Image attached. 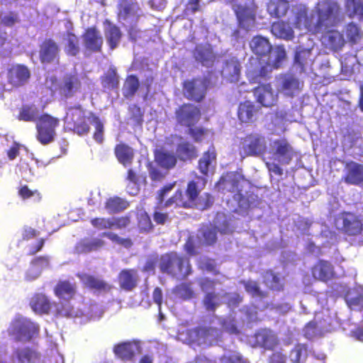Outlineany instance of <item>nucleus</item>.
Here are the masks:
<instances>
[{
    "label": "nucleus",
    "instance_id": "nucleus-1",
    "mask_svg": "<svg viewBox=\"0 0 363 363\" xmlns=\"http://www.w3.org/2000/svg\"><path fill=\"white\" fill-rule=\"evenodd\" d=\"M293 12L290 23L299 31V35L324 32L337 26L343 19L339 4L333 1H319L309 13L304 5L297 6Z\"/></svg>",
    "mask_w": 363,
    "mask_h": 363
},
{
    "label": "nucleus",
    "instance_id": "nucleus-2",
    "mask_svg": "<svg viewBox=\"0 0 363 363\" xmlns=\"http://www.w3.org/2000/svg\"><path fill=\"white\" fill-rule=\"evenodd\" d=\"M217 185L219 190L238 191L233 196L234 201L238 204V208L235 209L236 213L244 215L258 204L257 196L245 191L250 187V182L238 172L228 173L222 177Z\"/></svg>",
    "mask_w": 363,
    "mask_h": 363
},
{
    "label": "nucleus",
    "instance_id": "nucleus-3",
    "mask_svg": "<svg viewBox=\"0 0 363 363\" xmlns=\"http://www.w3.org/2000/svg\"><path fill=\"white\" fill-rule=\"evenodd\" d=\"M206 180L204 177H198L196 181L189 182L186 189L188 200L184 201L181 191H177L174 197L170 198L166 205L171 206L175 203L177 206L184 207H195L199 210H205L209 208L213 203V198L208 194H203L198 196L199 193L204 188Z\"/></svg>",
    "mask_w": 363,
    "mask_h": 363
},
{
    "label": "nucleus",
    "instance_id": "nucleus-4",
    "mask_svg": "<svg viewBox=\"0 0 363 363\" xmlns=\"http://www.w3.org/2000/svg\"><path fill=\"white\" fill-rule=\"evenodd\" d=\"M160 269L162 274L172 277H187L192 272L189 259L175 251H171L160 257Z\"/></svg>",
    "mask_w": 363,
    "mask_h": 363
},
{
    "label": "nucleus",
    "instance_id": "nucleus-5",
    "mask_svg": "<svg viewBox=\"0 0 363 363\" xmlns=\"http://www.w3.org/2000/svg\"><path fill=\"white\" fill-rule=\"evenodd\" d=\"M95 117L90 112L84 111L81 106L70 107L65 117L66 128L73 130L78 135L86 133L89 130V123Z\"/></svg>",
    "mask_w": 363,
    "mask_h": 363
},
{
    "label": "nucleus",
    "instance_id": "nucleus-6",
    "mask_svg": "<svg viewBox=\"0 0 363 363\" xmlns=\"http://www.w3.org/2000/svg\"><path fill=\"white\" fill-rule=\"evenodd\" d=\"M235 4L233 9L240 27L250 30L255 26L256 6L253 0H232Z\"/></svg>",
    "mask_w": 363,
    "mask_h": 363
},
{
    "label": "nucleus",
    "instance_id": "nucleus-7",
    "mask_svg": "<svg viewBox=\"0 0 363 363\" xmlns=\"http://www.w3.org/2000/svg\"><path fill=\"white\" fill-rule=\"evenodd\" d=\"M285 57V50L282 47L279 46L275 48L270 54L267 67H262L261 70L259 71V73L257 72H248L247 76L250 81L253 83H261L262 79L266 76L268 72H271L272 68H278L281 66Z\"/></svg>",
    "mask_w": 363,
    "mask_h": 363
},
{
    "label": "nucleus",
    "instance_id": "nucleus-8",
    "mask_svg": "<svg viewBox=\"0 0 363 363\" xmlns=\"http://www.w3.org/2000/svg\"><path fill=\"white\" fill-rule=\"evenodd\" d=\"M29 77L30 72L26 67L19 65H13L7 74L8 83H4L3 77L0 76V91H10L13 87L23 85Z\"/></svg>",
    "mask_w": 363,
    "mask_h": 363
},
{
    "label": "nucleus",
    "instance_id": "nucleus-9",
    "mask_svg": "<svg viewBox=\"0 0 363 363\" xmlns=\"http://www.w3.org/2000/svg\"><path fill=\"white\" fill-rule=\"evenodd\" d=\"M45 86L50 89L51 94L59 91L60 94L69 96L78 89L79 82L77 77L69 76L66 77L61 84H59L55 77L50 76L47 77Z\"/></svg>",
    "mask_w": 363,
    "mask_h": 363
},
{
    "label": "nucleus",
    "instance_id": "nucleus-10",
    "mask_svg": "<svg viewBox=\"0 0 363 363\" xmlns=\"http://www.w3.org/2000/svg\"><path fill=\"white\" fill-rule=\"evenodd\" d=\"M269 152L272 154L274 161L284 165L289 164L295 154L293 147L285 139H278L272 141Z\"/></svg>",
    "mask_w": 363,
    "mask_h": 363
},
{
    "label": "nucleus",
    "instance_id": "nucleus-11",
    "mask_svg": "<svg viewBox=\"0 0 363 363\" xmlns=\"http://www.w3.org/2000/svg\"><path fill=\"white\" fill-rule=\"evenodd\" d=\"M58 124L59 121L50 115L40 116L36 124L38 140L43 144L52 141L55 135V130Z\"/></svg>",
    "mask_w": 363,
    "mask_h": 363
},
{
    "label": "nucleus",
    "instance_id": "nucleus-12",
    "mask_svg": "<svg viewBox=\"0 0 363 363\" xmlns=\"http://www.w3.org/2000/svg\"><path fill=\"white\" fill-rule=\"evenodd\" d=\"M38 331V326L27 319H17L11 325V333L17 341H29Z\"/></svg>",
    "mask_w": 363,
    "mask_h": 363
},
{
    "label": "nucleus",
    "instance_id": "nucleus-13",
    "mask_svg": "<svg viewBox=\"0 0 363 363\" xmlns=\"http://www.w3.org/2000/svg\"><path fill=\"white\" fill-rule=\"evenodd\" d=\"M267 149V142L263 136L257 134L250 135L241 143V152L248 156H259Z\"/></svg>",
    "mask_w": 363,
    "mask_h": 363
},
{
    "label": "nucleus",
    "instance_id": "nucleus-14",
    "mask_svg": "<svg viewBox=\"0 0 363 363\" xmlns=\"http://www.w3.org/2000/svg\"><path fill=\"white\" fill-rule=\"evenodd\" d=\"M77 277L79 279L84 288L94 294H106L109 292L112 289L111 284L99 276L88 273H81L77 274Z\"/></svg>",
    "mask_w": 363,
    "mask_h": 363
},
{
    "label": "nucleus",
    "instance_id": "nucleus-15",
    "mask_svg": "<svg viewBox=\"0 0 363 363\" xmlns=\"http://www.w3.org/2000/svg\"><path fill=\"white\" fill-rule=\"evenodd\" d=\"M140 9L134 0H122L119 4L118 19L126 26H131L139 16Z\"/></svg>",
    "mask_w": 363,
    "mask_h": 363
},
{
    "label": "nucleus",
    "instance_id": "nucleus-16",
    "mask_svg": "<svg viewBox=\"0 0 363 363\" xmlns=\"http://www.w3.org/2000/svg\"><path fill=\"white\" fill-rule=\"evenodd\" d=\"M206 88L205 79L187 80L184 83V94L188 99L199 101L204 97Z\"/></svg>",
    "mask_w": 363,
    "mask_h": 363
},
{
    "label": "nucleus",
    "instance_id": "nucleus-17",
    "mask_svg": "<svg viewBox=\"0 0 363 363\" xmlns=\"http://www.w3.org/2000/svg\"><path fill=\"white\" fill-rule=\"evenodd\" d=\"M312 275L318 280L327 282L335 277L333 265L327 260L320 259L312 267Z\"/></svg>",
    "mask_w": 363,
    "mask_h": 363
},
{
    "label": "nucleus",
    "instance_id": "nucleus-18",
    "mask_svg": "<svg viewBox=\"0 0 363 363\" xmlns=\"http://www.w3.org/2000/svg\"><path fill=\"white\" fill-rule=\"evenodd\" d=\"M140 346L135 341H125L113 347L115 355L123 361H130L139 351Z\"/></svg>",
    "mask_w": 363,
    "mask_h": 363
},
{
    "label": "nucleus",
    "instance_id": "nucleus-19",
    "mask_svg": "<svg viewBox=\"0 0 363 363\" xmlns=\"http://www.w3.org/2000/svg\"><path fill=\"white\" fill-rule=\"evenodd\" d=\"M200 116V111L194 105L186 104L182 106L177 112L178 121L184 125L191 126L196 123Z\"/></svg>",
    "mask_w": 363,
    "mask_h": 363
},
{
    "label": "nucleus",
    "instance_id": "nucleus-20",
    "mask_svg": "<svg viewBox=\"0 0 363 363\" xmlns=\"http://www.w3.org/2000/svg\"><path fill=\"white\" fill-rule=\"evenodd\" d=\"M254 95L257 101L264 106H270L274 104L277 99L269 84H263L254 89Z\"/></svg>",
    "mask_w": 363,
    "mask_h": 363
},
{
    "label": "nucleus",
    "instance_id": "nucleus-21",
    "mask_svg": "<svg viewBox=\"0 0 363 363\" xmlns=\"http://www.w3.org/2000/svg\"><path fill=\"white\" fill-rule=\"evenodd\" d=\"M256 342L264 349L274 350L279 345V339L270 330L262 329L255 333Z\"/></svg>",
    "mask_w": 363,
    "mask_h": 363
},
{
    "label": "nucleus",
    "instance_id": "nucleus-22",
    "mask_svg": "<svg viewBox=\"0 0 363 363\" xmlns=\"http://www.w3.org/2000/svg\"><path fill=\"white\" fill-rule=\"evenodd\" d=\"M278 89L285 95L293 96L300 90L299 81L291 75H286L277 79Z\"/></svg>",
    "mask_w": 363,
    "mask_h": 363
},
{
    "label": "nucleus",
    "instance_id": "nucleus-23",
    "mask_svg": "<svg viewBox=\"0 0 363 363\" xmlns=\"http://www.w3.org/2000/svg\"><path fill=\"white\" fill-rule=\"evenodd\" d=\"M118 279L121 289L125 291H131L137 286L138 280L137 270L135 269H122Z\"/></svg>",
    "mask_w": 363,
    "mask_h": 363
},
{
    "label": "nucleus",
    "instance_id": "nucleus-24",
    "mask_svg": "<svg viewBox=\"0 0 363 363\" xmlns=\"http://www.w3.org/2000/svg\"><path fill=\"white\" fill-rule=\"evenodd\" d=\"M77 286L68 280L59 281L54 288L55 295L60 299L70 301L76 294Z\"/></svg>",
    "mask_w": 363,
    "mask_h": 363
},
{
    "label": "nucleus",
    "instance_id": "nucleus-25",
    "mask_svg": "<svg viewBox=\"0 0 363 363\" xmlns=\"http://www.w3.org/2000/svg\"><path fill=\"white\" fill-rule=\"evenodd\" d=\"M104 237L94 239L84 238L79 241L75 245V251L78 254L89 253L92 251H96L104 247L105 242L102 239Z\"/></svg>",
    "mask_w": 363,
    "mask_h": 363
},
{
    "label": "nucleus",
    "instance_id": "nucleus-26",
    "mask_svg": "<svg viewBox=\"0 0 363 363\" xmlns=\"http://www.w3.org/2000/svg\"><path fill=\"white\" fill-rule=\"evenodd\" d=\"M30 306L36 313L40 315L48 314L52 306V303L44 294L36 293L30 299Z\"/></svg>",
    "mask_w": 363,
    "mask_h": 363
},
{
    "label": "nucleus",
    "instance_id": "nucleus-27",
    "mask_svg": "<svg viewBox=\"0 0 363 363\" xmlns=\"http://www.w3.org/2000/svg\"><path fill=\"white\" fill-rule=\"evenodd\" d=\"M345 182L359 184L363 182V166L356 162L347 163L345 167Z\"/></svg>",
    "mask_w": 363,
    "mask_h": 363
},
{
    "label": "nucleus",
    "instance_id": "nucleus-28",
    "mask_svg": "<svg viewBox=\"0 0 363 363\" xmlns=\"http://www.w3.org/2000/svg\"><path fill=\"white\" fill-rule=\"evenodd\" d=\"M240 72V62L235 57H232L230 60L225 62L222 75L224 79L230 82H237L239 79Z\"/></svg>",
    "mask_w": 363,
    "mask_h": 363
},
{
    "label": "nucleus",
    "instance_id": "nucleus-29",
    "mask_svg": "<svg viewBox=\"0 0 363 363\" xmlns=\"http://www.w3.org/2000/svg\"><path fill=\"white\" fill-rule=\"evenodd\" d=\"M83 43L85 48L91 51L100 50L103 39L100 33L94 28L88 29L83 36Z\"/></svg>",
    "mask_w": 363,
    "mask_h": 363
},
{
    "label": "nucleus",
    "instance_id": "nucleus-30",
    "mask_svg": "<svg viewBox=\"0 0 363 363\" xmlns=\"http://www.w3.org/2000/svg\"><path fill=\"white\" fill-rule=\"evenodd\" d=\"M319 33L323 34L322 37L323 42L330 49H338L344 44V39L342 34L336 30L328 28L325 31L320 32Z\"/></svg>",
    "mask_w": 363,
    "mask_h": 363
},
{
    "label": "nucleus",
    "instance_id": "nucleus-31",
    "mask_svg": "<svg viewBox=\"0 0 363 363\" xmlns=\"http://www.w3.org/2000/svg\"><path fill=\"white\" fill-rule=\"evenodd\" d=\"M59 49L55 42L46 40L41 45L40 56L43 63L54 62L57 59Z\"/></svg>",
    "mask_w": 363,
    "mask_h": 363
},
{
    "label": "nucleus",
    "instance_id": "nucleus-32",
    "mask_svg": "<svg viewBox=\"0 0 363 363\" xmlns=\"http://www.w3.org/2000/svg\"><path fill=\"white\" fill-rule=\"evenodd\" d=\"M194 56L197 61L206 67L211 65L215 59L212 49L210 45L208 44L197 46L194 52Z\"/></svg>",
    "mask_w": 363,
    "mask_h": 363
},
{
    "label": "nucleus",
    "instance_id": "nucleus-33",
    "mask_svg": "<svg viewBox=\"0 0 363 363\" xmlns=\"http://www.w3.org/2000/svg\"><path fill=\"white\" fill-rule=\"evenodd\" d=\"M252 51L257 55L266 56L272 50L269 40L262 36L254 37L250 43Z\"/></svg>",
    "mask_w": 363,
    "mask_h": 363
},
{
    "label": "nucleus",
    "instance_id": "nucleus-34",
    "mask_svg": "<svg viewBox=\"0 0 363 363\" xmlns=\"http://www.w3.org/2000/svg\"><path fill=\"white\" fill-rule=\"evenodd\" d=\"M155 161L162 167L169 169L176 164V157L172 152H169L167 149L155 150Z\"/></svg>",
    "mask_w": 363,
    "mask_h": 363
},
{
    "label": "nucleus",
    "instance_id": "nucleus-35",
    "mask_svg": "<svg viewBox=\"0 0 363 363\" xmlns=\"http://www.w3.org/2000/svg\"><path fill=\"white\" fill-rule=\"evenodd\" d=\"M91 224L95 227H126L130 224L128 217L120 218H95L91 220Z\"/></svg>",
    "mask_w": 363,
    "mask_h": 363
},
{
    "label": "nucleus",
    "instance_id": "nucleus-36",
    "mask_svg": "<svg viewBox=\"0 0 363 363\" xmlns=\"http://www.w3.org/2000/svg\"><path fill=\"white\" fill-rule=\"evenodd\" d=\"M216 166V154L214 150H208L203 154L199 162L201 172L205 175L212 173Z\"/></svg>",
    "mask_w": 363,
    "mask_h": 363
},
{
    "label": "nucleus",
    "instance_id": "nucleus-37",
    "mask_svg": "<svg viewBox=\"0 0 363 363\" xmlns=\"http://www.w3.org/2000/svg\"><path fill=\"white\" fill-rule=\"evenodd\" d=\"M272 34L279 38L291 40L294 36V31L289 25L283 21L274 23L272 26Z\"/></svg>",
    "mask_w": 363,
    "mask_h": 363
},
{
    "label": "nucleus",
    "instance_id": "nucleus-38",
    "mask_svg": "<svg viewBox=\"0 0 363 363\" xmlns=\"http://www.w3.org/2000/svg\"><path fill=\"white\" fill-rule=\"evenodd\" d=\"M264 283L271 290L281 291L284 290V283L279 276L272 270H267L264 274Z\"/></svg>",
    "mask_w": 363,
    "mask_h": 363
},
{
    "label": "nucleus",
    "instance_id": "nucleus-39",
    "mask_svg": "<svg viewBox=\"0 0 363 363\" xmlns=\"http://www.w3.org/2000/svg\"><path fill=\"white\" fill-rule=\"evenodd\" d=\"M288 9V0H271L267 10L271 16L279 18L286 14Z\"/></svg>",
    "mask_w": 363,
    "mask_h": 363
},
{
    "label": "nucleus",
    "instance_id": "nucleus-40",
    "mask_svg": "<svg viewBox=\"0 0 363 363\" xmlns=\"http://www.w3.org/2000/svg\"><path fill=\"white\" fill-rule=\"evenodd\" d=\"M115 152L118 160L123 166L128 167L131 164L134 155L132 148L125 145H118Z\"/></svg>",
    "mask_w": 363,
    "mask_h": 363
},
{
    "label": "nucleus",
    "instance_id": "nucleus-41",
    "mask_svg": "<svg viewBox=\"0 0 363 363\" xmlns=\"http://www.w3.org/2000/svg\"><path fill=\"white\" fill-rule=\"evenodd\" d=\"M308 357V347L305 344L298 343L291 350L289 359L291 363H303Z\"/></svg>",
    "mask_w": 363,
    "mask_h": 363
},
{
    "label": "nucleus",
    "instance_id": "nucleus-42",
    "mask_svg": "<svg viewBox=\"0 0 363 363\" xmlns=\"http://www.w3.org/2000/svg\"><path fill=\"white\" fill-rule=\"evenodd\" d=\"M255 113V106L250 101H245L239 106L238 117L242 122L247 123L253 120Z\"/></svg>",
    "mask_w": 363,
    "mask_h": 363
},
{
    "label": "nucleus",
    "instance_id": "nucleus-43",
    "mask_svg": "<svg viewBox=\"0 0 363 363\" xmlns=\"http://www.w3.org/2000/svg\"><path fill=\"white\" fill-rule=\"evenodd\" d=\"M362 227L363 223L357 218V216L350 213H342L335 221L336 227Z\"/></svg>",
    "mask_w": 363,
    "mask_h": 363
},
{
    "label": "nucleus",
    "instance_id": "nucleus-44",
    "mask_svg": "<svg viewBox=\"0 0 363 363\" xmlns=\"http://www.w3.org/2000/svg\"><path fill=\"white\" fill-rule=\"evenodd\" d=\"M128 206V202L125 199L120 197H111L106 201L105 208L109 213H117L126 209Z\"/></svg>",
    "mask_w": 363,
    "mask_h": 363
},
{
    "label": "nucleus",
    "instance_id": "nucleus-45",
    "mask_svg": "<svg viewBox=\"0 0 363 363\" xmlns=\"http://www.w3.org/2000/svg\"><path fill=\"white\" fill-rule=\"evenodd\" d=\"M105 34L111 48L114 49L118 45L121 40L119 29L116 26L108 23L105 28Z\"/></svg>",
    "mask_w": 363,
    "mask_h": 363
},
{
    "label": "nucleus",
    "instance_id": "nucleus-46",
    "mask_svg": "<svg viewBox=\"0 0 363 363\" xmlns=\"http://www.w3.org/2000/svg\"><path fill=\"white\" fill-rule=\"evenodd\" d=\"M173 292L184 301L190 300L195 296V293L190 282H183L177 285L174 288Z\"/></svg>",
    "mask_w": 363,
    "mask_h": 363
},
{
    "label": "nucleus",
    "instance_id": "nucleus-47",
    "mask_svg": "<svg viewBox=\"0 0 363 363\" xmlns=\"http://www.w3.org/2000/svg\"><path fill=\"white\" fill-rule=\"evenodd\" d=\"M178 157L182 160L191 159L196 155L195 147L188 142L182 141L177 147Z\"/></svg>",
    "mask_w": 363,
    "mask_h": 363
},
{
    "label": "nucleus",
    "instance_id": "nucleus-48",
    "mask_svg": "<svg viewBox=\"0 0 363 363\" xmlns=\"http://www.w3.org/2000/svg\"><path fill=\"white\" fill-rule=\"evenodd\" d=\"M345 6L350 17L357 16L363 19V0H345Z\"/></svg>",
    "mask_w": 363,
    "mask_h": 363
},
{
    "label": "nucleus",
    "instance_id": "nucleus-49",
    "mask_svg": "<svg viewBox=\"0 0 363 363\" xmlns=\"http://www.w3.org/2000/svg\"><path fill=\"white\" fill-rule=\"evenodd\" d=\"M63 43L65 45V52L70 55H76L79 51L78 39L76 35L71 33H67L64 38Z\"/></svg>",
    "mask_w": 363,
    "mask_h": 363
},
{
    "label": "nucleus",
    "instance_id": "nucleus-50",
    "mask_svg": "<svg viewBox=\"0 0 363 363\" xmlns=\"http://www.w3.org/2000/svg\"><path fill=\"white\" fill-rule=\"evenodd\" d=\"M202 304L206 311L215 312L220 305L218 294L213 291L206 293L202 300Z\"/></svg>",
    "mask_w": 363,
    "mask_h": 363
},
{
    "label": "nucleus",
    "instance_id": "nucleus-51",
    "mask_svg": "<svg viewBox=\"0 0 363 363\" xmlns=\"http://www.w3.org/2000/svg\"><path fill=\"white\" fill-rule=\"evenodd\" d=\"M54 306L55 308L54 311V315L55 317L70 318L72 316L73 306L71 305L69 301H67L66 303H55Z\"/></svg>",
    "mask_w": 363,
    "mask_h": 363
},
{
    "label": "nucleus",
    "instance_id": "nucleus-52",
    "mask_svg": "<svg viewBox=\"0 0 363 363\" xmlns=\"http://www.w3.org/2000/svg\"><path fill=\"white\" fill-rule=\"evenodd\" d=\"M245 291L253 297L264 298L267 296V292L262 291L258 284L253 281H247L243 283Z\"/></svg>",
    "mask_w": 363,
    "mask_h": 363
},
{
    "label": "nucleus",
    "instance_id": "nucleus-53",
    "mask_svg": "<svg viewBox=\"0 0 363 363\" xmlns=\"http://www.w3.org/2000/svg\"><path fill=\"white\" fill-rule=\"evenodd\" d=\"M233 218H235L234 215L219 212L215 216L211 227H228L233 224Z\"/></svg>",
    "mask_w": 363,
    "mask_h": 363
},
{
    "label": "nucleus",
    "instance_id": "nucleus-54",
    "mask_svg": "<svg viewBox=\"0 0 363 363\" xmlns=\"http://www.w3.org/2000/svg\"><path fill=\"white\" fill-rule=\"evenodd\" d=\"M39 111L35 106H24L19 115V119L25 121L39 119Z\"/></svg>",
    "mask_w": 363,
    "mask_h": 363
},
{
    "label": "nucleus",
    "instance_id": "nucleus-55",
    "mask_svg": "<svg viewBox=\"0 0 363 363\" xmlns=\"http://www.w3.org/2000/svg\"><path fill=\"white\" fill-rule=\"evenodd\" d=\"M196 240L194 236L190 235L184 245V250L189 257L196 256L199 254V251L198 250L199 245L197 244Z\"/></svg>",
    "mask_w": 363,
    "mask_h": 363
},
{
    "label": "nucleus",
    "instance_id": "nucleus-56",
    "mask_svg": "<svg viewBox=\"0 0 363 363\" xmlns=\"http://www.w3.org/2000/svg\"><path fill=\"white\" fill-rule=\"evenodd\" d=\"M221 363H250L249 361L238 352L225 354L220 358Z\"/></svg>",
    "mask_w": 363,
    "mask_h": 363
},
{
    "label": "nucleus",
    "instance_id": "nucleus-57",
    "mask_svg": "<svg viewBox=\"0 0 363 363\" xmlns=\"http://www.w3.org/2000/svg\"><path fill=\"white\" fill-rule=\"evenodd\" d=\"M228 228H207L203 233V242L205 245H211L216 242V230H218L220 233H225Z\"/></svg>",
    "mask_w": 363,
    "mask_h": 363
},
{
    "label": "nucleus",
    "instance_id": "nucleus-58",
    "mask_svg": "<svg viewBox=\"0 0 363 363\" xmlns=\"http://www.w3.org/2000/svg\"><path fill=\"white\" fill-rule=\"evenodd\" d=\"M303 335L306 339L312 340L319 333L318 322L315 320L307 323L303 328Z\"/></svg>",
    "mask_w": 363,
    "mask_h": 363
},
{
    "label": "nucleus",
    "instance_id": "nucleus-59",
    "mask_svg": "<svg viewBox=\"0 0 363 363\" xmlns=\"http://www.w3.org/2000/svg\"><path fill=\"white\" fill-rule=\"evenodd\" d=\"M139 86L138 79L134 76H130L126 79L123 86V94L126 96H133Z\"/></svg>",
    "mask_w": 363,
    "mask_h": 363
},
{
    "label": "nucleus",
    "instance_id": "nucleus-60",
    "mask_svg": "<svg viewBox=\"0 0 363 363\" xmlns=\"http://www.w3.org/2000/svg\"><path fill=\"white\" fill-rule=\"evenodd\" d=\"M196 336L199 338L208 339L218 335V330L216 328L200 326L196 329Z\"/></svg>",
    "mask_w": 363,
    "mask_h": 363
},
{
    "label": "nucleus",
    "instance_id": "nucleus-61",
    "mask_svg": "<svg viewBox=\"0 0 363 363\" xmlns=\"http://www.w3.org/2000/svg\"><path fill=\"white\" fill-rule=\"evenodd\" d=\"M18 193L24 200L32 199L33 201H39L41 199L40 194L37 190H31L26 186H22Z\"/></svg>",
    "mask_w": 363,
    "mask_h": 363
},
{
    "label": "nucleus",
    "instance_id": "nucleus-62",
    "mask_svg": "<svg viewBox=\"0 0 363 363\" xmlns=\"http://www.w3.org/2000/svg\"><path fill=\"white\" fill-rule=\"evenodd\" d=\"M157 264L160 265V257L157 255H152L147 259L142 271L155 274V267Z\"/></svg>",
    "mask_w": 363,
    "mask_h": 363
},
{
    "label": "nucleus",
    "instance_id": "nucleus-63",
    "mask_svg": "<svg viewBox=\"0 0 363 363\" xmlns=\"http://www.w3.org/2000/svg\"><path fill=\"white\" fill-rule=\"evenodd\" d=\"M101 237H106L114 242H116L125 247H130L133 245V242L130 238H121L116 234L112 233H104Z\"/></svg>",
    "mask_w": 363,
    "mask_h": 363
},
{
    "label": "nucleus",
    "instance_id": "nucleus-64",
    "mask_svg": "<svg viewBox=\"0 0 363 363\" xmlns=\"http://www.w3.org/2000/svg\"><path fill=\"white\" fill-rule=\"evenodd\" d=\"M347 303L352 310H363V296L361 294L347 298Z\"/></svg>",
    "mask_w": 363,
    "mask_h": 363
}]
</instances>
